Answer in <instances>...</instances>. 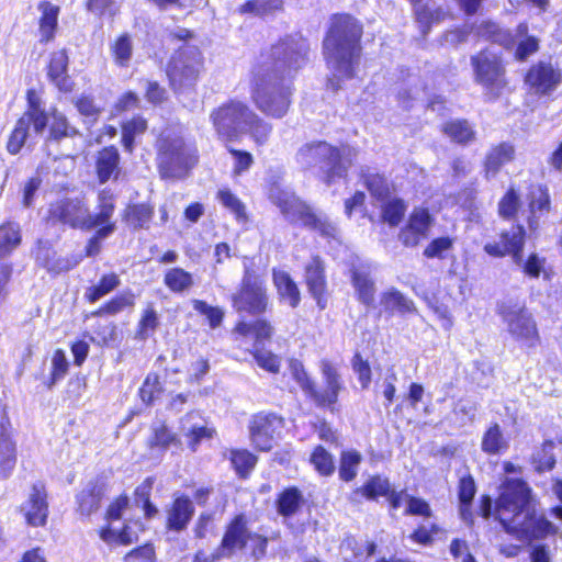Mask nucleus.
<instances>
[{"mask_svg":"<svg viewBox=\"0 0 562 562\" xmlns=\"http://www.w3.org/2000/svg\"><path fill=\"white\" fill-rule=\"evenodd\" d=\"M307 52L305 42L292 35L280 37L260 52L250 70L249 92L254 105L266 116L282 119L289 112L293 89L285 80L305 65Z\"/></svg>","mask_w":562,"mask_h":562,"instance_id":"f257e3e1","label":"nucleus"},{"mask_svg":"<svg viewBox=\"0 0 562 562\" xmlns=\"http://www.w3.org/2000/svg\"><path fill=\"white\" fill-rule=\"evenodd\" d=\"M233 311L241 318L232 327V337L236 342L251 338L255 345L271 341L276 329L270 319L262 317L271 311V295L267 281L252 267L244 268L236 290L231 294Z\"/></svg>","mask_w":562,"mask_h":562,"instance_id":"f03ea898","label":"nucleus"},{"mask_svg":"<svg viewBox=\"0 0 562 562\" xmlns=\"http://www.w3.org/2000/svg\"><path fill=\"white\" fill-rule=\"evenodd\" d=\"M495 517L508 533L524 542L544 539L557 532V527L539 512L531 494H499Z\"/></svg>","mask_w":562,"mask_h":562,"instance_id":"7ed1b4c3","label":"nucleus"},{"mask_svg":"<svg viewBox=\"0 0 562 562\" xmlns=\"http://www.w3.org/2000/svg\"><path fill=\"white\" fill-rule=\"evenodd\" d=\"M362 22L348 12L334 13L323 42L327 61H335L348 78L353 76V67L362 54Z\"/></svg>","mask_w":562,"mask_h":562,"instance_id":"20e7f679","label":"nucleus"},{"mask_svg":"<svg viewBox=\"0 0 562 562\" xmlns=\"http://www.w3.org/2000/svg\"><path fill=\"white\" fill-rule=\"evenodd\" d=\"M319 370L324 380V387H317L315 381L299 360L290 363V372L305 396L321 409L330 413L339 411V395L345 390L344 381L337 367L328 359L319 361Z\"/></svg>","mask_w":562,"mask_h":562,"instance_id":"39448f33","label":"nucleus"},{"mask_svg":"<svg viewBox=\"0 0 562 562\" xmlns=\"http://www.w3.org/2000/svg\"><path fill=\"white\" fill-rule=\"evenodd\" d=\"M474 82L483 89L487 102L497 101L510 91L507 61L502 53L483 47L470 58Z\"/></svg>","mask_w":562,"mask_h":562,"instance_id":"423d86ee","label":"nucleus"},{"mask_svg":"<svg viewBox=\"0 0 562 562\" xmlns=\"http://www.w3.org/2000/svg\"><path fill=\"white\" fill-rule=\"evenodd\" d=\"M204 70V57L196 45H182L167 60L165 74L176 94L193 91Z\"/></svg>","mask_w":562,"mask_h":562,"instance_id":"0eeeda50","label":"nucleus"},{"mask_svg":"<svg viewBox=\"0 0 562 562\" xmlns=\"http://www.w3.org/2000/svg\"><path fill=\"white\" fill-rule=\"evenodd\" d=\"M249 111L247 103L229 99L210 113L215 134L224 144L239 142L243 137V124Z\"/></svg>","mask_w":562,"mask_h":562,"instance_id":"6e6552de","label":"nucleus"},{"mask_svg":"<svg viewBox=\"0 0 562 562\" xmlns=\"http://www.w3.org/2000/svg\"><path fill=\"white\" fill-rule=\"evenodd\" d=\"M285 427V418L272 411H259L248 422V435L252 448L257 452H269L273 449Z\"/></svg>","mask_w":562,"mask_h":562,"instance_id":"1a4fd4ad","label":"nucleus"},{"mask_svg":"<svg viewBox=\"0 0 562 562\" xmlns=\"http://www.w3.org/2000/svg\"><path fill=\"white\" fill-rule=\"evenodd\" d=\"M522 83L530 95L551 97L562 85V68L551 60H537L527 67Z\"/></svg>","mask_w":562,"mask_h":562,"instance_id":"9d476101","label":"nucleus"},{"mask_svg":"<svg viewBox=\"0 0 562 562\" xmlns=\"http://www.w3.org/2000/svg\"><path fill=\"white\" fill-rule=\"evenodd\" d=\"M48 217L72 229L90 231L95 227L88 203L79 198H64L50 204Z\"/></svg>","mask_w":562,"mask_h":562,"instance_id":"9b49d317","label":"nucleus"},{"mask_svg":"<svg viewBox=\"0 0 562 562\" xmlns=\"http://www.w3.org/2000/svg\"><path fill=\"white\" fill-rule=\"evenodd\" d=\"M249 547L256 558L266 553L267 538L260 535L251 533L246 527V520L243 515H238L228 526L222 546L220 555L228 557L237 550Z\"/></svg>","mask_w":562,"mask_h":562,"instance_id":"f8f14e48","label":"nucleus"},{"mask_svg":"<svg viewBox=\"0 0 562 562\" xmlns=\"http://www.w3.org/2000/svg\"><path fill=\"white\" fill-rule=\"evenodd\" d=\"M527 229L522 224H513L509 229H502L498 239L488 241L483 250L492 258L510 257L514 263H519L524 255Z\"/></svg>","mask_w":562,"mask_h":562,"instance_id":"ddd939ff","label":"nucleus"},{"mask_svg":"<svg viewBox=\"0 0 562 562\" xmlns=\"http://www.w3.org/2000/svg\"><path fill=\"white\" fill-rule=\"evenodd\" d=\"M303 281L308 294L315 301L319 311L327 308L330 296L326 263L319 255L311 256L303 268Z\"/></svg>","mask_w":562,"mask_h":562,"instance_id":"4468645a","label":"nucleus"},{"mask_svg":"<svg viewBox=\"0 0 562 562\" xmlns=\"http://www.w3.org/2000/svg\"><path fill=\"white\" fill-rule=\"evenodd\" d=\"M499 314L506 322L509 334L528 348H535L540 344V335L537 323L525 306L518 308L506 307Z\"/></svg>","mask_w":562,"mask_h":562,"instance_id":"2eb2a0df","label":"nucleus"},{"mask_svg":"<svg viewBox=\"0 0 562 562\" xmlns=\"http://www.w3.org/2000/svg\"><path fill=\"white\" fill-rule=\"evenodd\" d=\"M434 222L435 218L427 207H414L398 232V240L406 248L419 246L428 238Z\"/></svg>","mask_w":562,"mask_h":562,"instance_id":"dca6fc26","label":"nucleus"},{"mask_svg":"<svg viewBox=\"0 0 562 562\" xmlns=\"http://www.w3.org/2000/svg\"><path fill=\"white\" fill-rule=\"evenodd\" d=\"M148 494H131L119 496L108 509V519L116 520L122 517L125 520L139 519L142 516L150 518L157 509L147 497Z\"/></svg>","mask_w":562,"mask_h":562,"instance_id":"f3484780","label":"nucleus"},{"mask_svg":"<svg viewBox=\"0 0 562 562\" xmlns=\"http://www.w3.org/2000/svg\"><path fill=\"white\" fill-rule=\"evenodd\" d=\"M94 175L99 184L116 182L122 176V159L115 145L100 148L94 156Z\"/></svg>","mask_w":562,"mask_h":562,"instance_id":"a211bd4d","label":"nucleus"},{"mask_svg":"<svg viewBox=\"0 0 562 562\" xmlns=\"http://www.w3.org/2000/svg\"><path fill=\"white\" fill-rule=\"evenodd\" d=\"M527 206V228L535 233L540 226L538 214H548L552 210L551 195L547 184L536 183L528 187Z\"/></svg>","mask_w":562,"mask_h":562,"instance_id":"6ab92c4d","label":"nucleus"},{"mask_svg":"<svg viewBox=\"0 0 562 562\" xmlns=\"http://www.w3.org/2000/svg\"><path fill=\"white\" fill-rule=\"evenodd\" d=\"M68 64L69 58L66 49H59L50 54L46 66L48 80L63 93L71 92L75 86L68 75Z\"/></svg>","mask_w":562,"mask_h":562,"instance_id":"aec40b11","label":"nucleus"},{"mask_svg":"<svg viewBox=\"0 0 562 562\" xmlns=\"http://www.w3.org/2000/svg\"><path fill=\"white\" fill-rule=\"evenodd\" d=\"M515 156V146L509 142H501L492 146L483 160L484 177L487 179L496 177L505 165L514 161Z\"/></svg>","mask_w":562,"mask_h":562,"instance_id":"412c9836","label":"nucleus"},{"mask_svg":"<svg viewBox=\"0 0 562 562\" xmlns=\"http://www.w3.org/2000/svg\"><path fill=\"white\" fill-rule=\"evenodd\" d=\"M137 295L132 290L115 293L90 312L91 317H112L131 312L136 305Z\"/></svg>","mask_w":562,"mask_h":562,"instance_id":"4be33fe9","label":"nucleus"},{"mask_svg":"<svg viewBox=\"0 0 562 562\" xmlns=\"http://www.w3.org/2000/svg\"><path fill=\"white\" fill-rule=\"evenodd\" d=\"M294 218L308 229L317 232L321 236L335 239L337 237V227L326 217L318 216L312 207L303 202L299 204V210Z\"/></svg>","mask_w":562,"mask_h":562,"instance_id":"5701e85b","label":"nucleus"},{"mask_svg":"<svg viewBox=\"0 0 562 562\" xmlns=\"http://www.w3.org/2000/svg\"><path fill=\"white\" fill-rule=\"evenodd\" d=\"M155 215V207L149 202L128 203L122 211V222L131 231L148 229Z\"/></svg>","mask_w":562,"mask_h":562,"instance_id":"b1692460","label":"nucleus"},{"mask_svg":"<svg viewBox=\"0 0 562 562\" xmlns=\"http://www.w3.org/2000/svg\"><path fill=\"white\" fill-rule=\"evenodd\" d=\"M476 35L485 42L503 47L505 50H512L516 44L513 32L492 20L482 21L476 26Z\"/></svg>","mask_w":562,"mask_h":562,"instance_id":"393cba45","label":"nucleus"},{"mask_svg":"<svg viewBox=\"0 0 562 562\" xmlns=\"http://www.w3.org/2000/svg\"><path fill=\"white\" fill-rule=\"evenodd\" d=\"M272 283L281 302H286L291 308L300 306L302 301L301 291L289 272L273 269Z\"/></svg>","mask_w":562,"mask_h":562,"instance_id":"a878e982","label":"nucleus"},{"mask_svg":"<svg viewBox=\"0 0 562 562\" xmlns=\"http://www.w3.org/2000/svg\"><path fill=\"white\" fill-rule=\"evenodd\" d=\"M441 133L452 143L468 146L476 140V131L467 119H451L440 126Z\"/></svg>","mask_w":562,"mask_h":562,"instance_id":"bb28decb","label":"nucleus"},{"mask_svg":"<svg viewBox=\"0 0 562 562\" xmlns=\"http://www.w3.org/2000/svg\"><path fill=\"white\" fill-rule=\"evenodd\" d=\"M272 131V124L249 108L243 124V135H248L256 147H262L269 143Z\"/></svg>","mask_w":562,"mask_h":562,"instance_id":"cd10ccee","label":"nucleus"},{"mask_svg":"<svg viewBox=\"0 0 562 562\" xmlns=\"http://www.w3.org/2000/svg\"><path fill=\"white\" fill-rule=\"evenodd\" d=\"M37 9L41 11L38 19L40 42L46 44L52 42L56 36L60 9L48 0L40 1Z\"/></svg>","mask_w":562,"mask_h":562,"instance_id":"c85d7f7f","label":"nucleus"},{"mask_svg":"<svg viewBox=\"0 0 562 562\" xmlns=\"http://www.w3.org/2000/svg\"><path fill=\"white\" fill-rule=\"evenodd\" d=\"M380 303L382 310L378 313V317L385 312L392 316L395 312L400 314H414L417 312L416 305L413 300L408 299L396 288H391L381 293Z\"/></svg>","mask_w":562,"mask_h":562,"instance_id":"c756f323","label":"nucleus"},{"mask_svg":"<svg viewBox=\"0 0 562 562\" xmlns=\"http://www.w3.org/2000/svg\"><path fill=\"white\" fill-rule=\"evenodd\" d=\"M327 150V158L324 159L321 172L325 184L330 186L337 180L346 178L348 166L344 162L342 153L339 147L331 145Z\"/></svg>","mask_w":562,"mask_h":562,"instance_id":"7c9ffc66","label":"nucleus"},{"mask_svg":"<svg viewBox=\"0 0 562 562\" xmlns=\"http://www.w3.org/2000/svg\"><path fill=\"white\" fill-rule=\"evenodd\" d=\"M181 440L165 420L154 425L146 440V447L151 451L166 452L170 447H179Z\"/></svg>","mask_w":562,"mask_h":562,"instance_id":"2f4dec72","label":"nucleus"},{"mask_svg":"<svg viewBox=\"0 0 562 562\" xmlns=\"http://www.w3.org/2000/svg\"><path fill=\"white\" fill-rule=\"evenodd\" d=\"M350 281L355 288L357 300L367 307L373 306L375 301V283L370 272L352 268L350 270Z\"/></svg>","mask_w":562,"mask_h":562,"instance_id":"473e14b6","label":"nucleus"},{"mask_svg":"<svg viewBox=\"0 0 562 562\" xmlns=\"http://www.w3.org/2000/svg\"><path fill=\"white\" fill-rule=\"evenodd\" d=\"M23 234L21 225L11 220L0 223V259L11 256L21 245Z\"/></svg>","mask_w":562,"mask_h":562,"instance_id":"72a5a7b5","label":"nucleus"},{"mask_svg":"<svg viewBox=\"0 0 562 562\" xmlns=\"http://www.w3.org/2000/svg\"><path fill=\"white\" fill-rule=\"evenodd\" d=\"M26 110L21 117H26L33 124L34 132L41 134L47 126L48 116L42 108V100L35 89H27L25 93Z\"/></svg>","mask_w":562,"mask_h":562,"instance_id":"f704fd0d","label":"nucleus"},{"mask_svg":"<svg viewBox=\"0 0 562 562\" xmlns=\"http://www.w3.org/2000/svg\"><path fill=\"white\" fill-rule=\"evenodd\" d=\"M516 34L520 40L516 44L514 58L517 61L524 63L539 52L540 40L536 35L529 33V26L526 22H520L516 26Z\"/></svg>","mask_w":562,"mask_h":562,"instance_id":"c9c22d12","label":"nucleus"},{"mask_svg":"<svg viewBox=\"0 0 562 562\" xmlns=\"http://www.w3.org/2000/svg\"><path fill=\"white\" fill-rule=\"evenodd\" d=\"M330 146L331 145L325 140L306 143L297 150V161L304 164L307 168L318 167L321 170L324 159L327 158L329 151L327 149L330 148Z\"/></svg>","mask_w":562,"mask_h":562,"instance_id":"e433bc0d","label":"nucleus"},{"mask_svg":"<svg viewBox=\"0 0 562 562\" xmlns=\"http://www.w3.org/2000/svg\"><path fill=\"white\" fill-rule=\"evenodd\" d=\"M160 326L158 312L154 303L149 302L145 305L137 321L134 338L138 341H146L151 338Z\"/></svg>","mask_w":562,"mask_h":562,"instance_id":"4c0bfd02","label":"nucleus"},{"mask_svg":"<svg viewBox=\"0 0 562 562\" xmlns=\"http://www.w3.org/2000/svg\"><path fill=\"white\" fill-rule=\"evenodd\" d=\"M360 181L376 201H385L392 194L391 183L382 172L362 171Z\"/></svg>","mask_w":562,"mask_h":562,"instance_id":"58836bf2","label":"nucleus"},{"mask_svg":"<svg viewBox=\"0 0 562 562\" xmlns=\"http://www.w3.org/2000/svg\"><path fill=\"white\" fill-rule=\"evenodd\" d=\"M121 284L120 276L115 272L103 273L95 284L89 285L83 294V300L94 304L100 299L116 290Z\"/></svg>","mask_w":562,"mask_h":562,"instance_id":"ea45409f","label":"nucleus"},{"mask_svg":"<svg viewBox=\"0 0 562 562\" xmlns=\"http://www.w3.org/2000/svg\"><path fill=\"white\" fill-rule=\"evenodd\" d=\"M29 525L43 526L46 522L48 506L45 494H32L21 508Z\"/></svg>","mask_w":562,"mask_h":562,"instance_id":"a19ab883","label":"nucleus"},{"mask_svg":"<svg viewBox=\"0 0 562 562\" xmlns=\"http://www.w3.org/2000/svg\"><path fill=\"white\" fill-rule=\"evenodd\" d=\"M521 205L519 190L509 186L497 202V215L505 222H514L518 217Z\"/></svg>","mask_w":562,"mask_h":562,"instance_id":"79ce46f5","label":"nucleus"},{"mask_svg":"<svg viewBox=\"0 0 562 562\" xmlns=\"http://www.w3.org/2000/svg\"><path fill=\"white\" fill-rule=\"evenodd\" d=\"M99 536L108 546H128L138 540L137 530L130 524L124 525L122 529L110 524L100 530Z\"/></svg>","mask_w":562,"mask_h":562,"instance_id":"37998d69","label":"nucleus"},{"mask_svg":"<svg viewBox=\"0 0 562 562\" xmlns=\"http://www.w3.org/2000/svg\"><path fill=\"white\" fill-rule=\"evenodd\" d=\"M228 459L240 479H247L258 463V457L246 448L231 449Z\"/></svg>","mask_w":562,"mask_h":562,"instance_id":"c03bdc74","label":"nucleus"},{"mask_svg":"<svg viewBox=\"0 0 562 562\" xmlns=\"http://www.w3.org/2000/svg\"><path fill=\"white\" fill-rule=\"evenodd\" d=\"M162 282L171 293L187 292L194 284L192 273L181 267L167 269Z\"/></svg>","mask_w":562,"mask_h":562,"instance_id":"a18cd8bd","label":"nucleus"},{"mask_svg":"<svg viewBox=\"0 0 562 562\" xmlns=\"http://www.w3.org/2000/svg\"><path fill=\"white\" fill-rule=\"evenodd\" d=\"M508 449V442L504 438L501 426L497 423L490 425L483 432L481 450L488 456H496Z\"/></svg>","mask_w":562,"mask_h":562,"instance_id":"49530a36","label":"nucleus"},{"mask_svg":"<svg viewBox=\"0 0 562 562\" xmlns=\"http://www.w3.org/2000/svg\"><path fill=\"white\" fill-rule=\"evenodd\" d=\"M284 0H247L237 8L239 14L265 18L283 11Z\"/></svg>","mask_w":562,"mask_h":562,"instance_id":"de8ad7c7","label":"nucleus"},{"mask_svg":"<svg viewBox=\"0 0 562 562\" xmlns=\"http://www.w3.org/2000/svg\"><path fill=\"white\" fill-rule=\"evenodd\" d=\"M70 363L66 357V352L61 348L53 351L50 358V370L47 379L44 381L46 390H52L58 382H60L68 373Z\"/></svg>","mask_w":562,"mask_h":562,"instance_id":"09e8293b","label":"nucleus"},{"mask_svg":"<svg viewBox=\"0 0 562 562\" xmlns=\"http://www.w3.org/2000/svg\"><path fill=\"white\" fill-rule=\"evenodd\" d=\"M98 212L91 214L95 227L98 225L115 224L112 216L115 211V195L109 188H104L98 192Z\"/></svg>","mask_w":562,"mask_h":562,"instance_id":"8fccbe9b","label":"nucleus"},{"mask_svg":"<svg viewBox=\"0 0 562 562\" xmlns=\"http://www.w3.org/2000/svg\"><path fill=\"white\" fill-rule=\"evenodd\" d=\"M364 551L367 555H372L375 551V544L373 542L359 543L355 538L347 537L339 548L344 562H361Z\"/></svg>","mask_w":562,"mask_h":562,"instance_id":"3c124183","label":"nucleus"},{"mask_svg":"<svg viewBox=\"0 0 562 562\" xmlns=\"http://www.w3.org/2000/svg\"><path fill=\"white\" fill-rule=\"evenodd\" d=\"M110 52L114 64L120 68L130 66L133 55V43L128 33L120 34L111 44Z\"/></svg>","mask_w":562,"mask_h":562,"instance_id":"603ef678","label":"nucleus"},{"mask_svg":"<svg viewBox=\"0 0 562 562\" xmlns=\"http://www.w3.org/2000/svg\"><path fill=\"white\" fill-rule=\"evenodd\" d=\"M381 222L386 223L390 227H396L403 221L407 205L401 198H392L382 201Z\"/></svg>","mask_w":562,"mask_h":562,"instance_id":"864d4df0","label":"nucleus"},{"mask_svg":"<svg viewBox=\"0 0 562 562\" xmlns=\"http://www.w3.org/2000/svg\"><path fill=\"white\" fill-rule=\"evenodd\" d=\"M362 461L359 451L350 449L340 452L338 477L344 482H351L357 477L358 467Z\"/></svg>","mask_w":562,"mask_h":562,"instance_id":"5fc2aeb1","label":"nucleus"},{"mask_svg":"<svg viewBox=\"0 0 562 562\" xmlns=\"http://www.w3.org/2000/svg\"><path fill=\"white\" fill-rule=\"evenodd\" d=\"M555 443L552 439H546L540 445V451L532 456L531 463L538 473L549 472L554 469L557 459L553 453Z\"/></svg>","mask_w":562,"mask_h":562,"instance_id":"6e6d98bb","label":"nucleus"},{"mask_svg":"<svg viewBox=\"0 0 562 562\" xmlns=\"http://www.w3.org/2000/svg\"><path fill=\"white\" fill-rule=\"evenodd\" d=\"M193 505L187 497H179L169 513V526L173 529H182L191 519Z\"/></svg>","mask_w":562,"mask_h":562,"instance_id":"4d7b16f0","label":"nucleus"},{"mask_svg":"<svg viewBox=\"0 0 562 562\" xmlns=\"http://www.w3.org/2000/svg\"><path fill=\"white\" fill-rule=\"evenodd\" d=\"M310 462L322 476H330L335 472V461L325 447L317 445L310 454Z\"/></svg>","mask_w":562,"mask_h":562,"instance_id":"13d9d810","label":"nucleus"},{"mask_svg":"<svg viewBox=\"0 0 562 562\" xmlns=\"http://www.w3.org/2000/svg\"><path fill=\"white\" fill-rule=\"evenodd\" d=\"M29 125L26 117L16 120L5 144V149L10 155H18L22 150L29 135Z\"/></svg>","mask_w":562,"mask_h":562,"instance_id":"bf43d9fd","label":"nucleus"},{"mask_svg":"<svg viewBox=\"0 0 562 562\" xmlns=\"http://www.w3.org/2000/svg\"><path fill=\"white\" fill-rule=\"evenodd\" d=\"M546 263V257H541L537 252L532 251L528 254L525 260L522 256L521 261L516 265L520 267L521 272L530 279H539L542 272L543 277L549 279L550 274L544 270Z\"/></svg>","mask_w":562,"mask_h":562,"instance_id":"052dcab7","label":"nucleus"},{"mask_svg":"<svg viewBox=\"0 0 562 562\" xmlns=\"http://www.w3.org/2000/svg\"><path fill=\"white\" fill-rule=\"evenodd\" d=\"M161 392L160 375L157 372H149L138 390V396L145 405L150 406L154 404L156 396Z\"/></svg>","mask_w":562,"mask_h":562,"instance_id":"680f3d73","label":"nucleus"},{"mask_svg":"<svg viewBox=\"0 0 562 562\" xmlns=\"http://www.w3.org/2000/svg\"><path fill=\"white\" fill-rule=\"evenodd\" d=\"M454 238L450 236H438L432 238L424 248L423 256L427 259H445L446 255L453 249Z\"/></svg>","mask_w":562,"mask_h":562,"instance_id":"e2e57ef3","label":"nucleus"},{"mask_svg":"<svg viewBox=\"0 0 562 562\" xmlns=\"http://www.w3.org/2000/svg\"><path fill=\"white\" fill-rule=\"evenodd\" d=\"M16 463V447L9 439L0 441V477L7 479Z\"/></svg>","mask_w":562,"mask_h":562,"instance_id":"0e129e2a","label":"nucleus"},{"mask_svg":"<svg viewBox=\"0 0 562 562\" xmlns=\"http://www.w3.org/2000/svg\"><path fill=\"white\" fill-rule=\"evenodd\" d=\"M246 352L254 357L256 363L262 370L272 374H278L280 372V357L273 353L272 351H262L260 349L252 348L247 349Z\"/></svg>","mask_w":562,"mask_h":562,"instance_id":"69168bd1","label":"nucleus"},{"mask_svg":"<svg viewBox=\"0 0 562 562\" xmlns=\"http://www.w3.org/2000/svg\"><path fill=\"white\" fill-rule=\"evenodd\" d=\"M192 306L198 314L205 317L212 329L217 328L223 323L224 312L221 307L212 306L199 299L192 301Z\"/></svg>","mask_w":562,"mask_h":562,"instance_id":"338daca9","label":"nucleus"},{"mask_svg":"<svg viewBox=\"0 0 562 562\" xmlns=\"http://www.w3.org/2000/svg\"><path fill=\"white\" fill-rule=\"evenodd\" d=\"M350 363L361 389L367 390L372 382V369L370 362L368 359H364L359 351H356L351 357Z\"/></svg>","mask_w":562,"mask_h":562,"instance_id":"774afa93","label":"nucleus"}]
</instances>
